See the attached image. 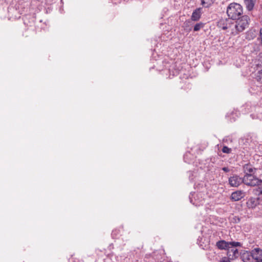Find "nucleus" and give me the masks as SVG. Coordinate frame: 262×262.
<instances>
[{
  "label": "nucleus",
  "mask_w": 262,
  "mask_h": 262,
  "mask_svg": "<svg viewBox=\"0 0 262 262\" xmlns=\"http://www.w3.org/2000/svg\"><path fill=\"white\" fill-rule=\"evenodd\" d=\"M250 18L247 15L232 20V35L236 36L245 30L249 26Z\"/></svg>",
  "instance_id": "obj_1"
},
{
  "label": "nucleus",
  "mask_w": 262,
  "mask_h": 262,
  "mask_svg": "<svg viewBox=\"0 0 262 262\" xmlns=\"http://www.w3.org/2000/svg\"><path fill=\"white\" fill-rule=\"evenodd\" d=\"M201 191L196 193H191L189 196L190 202L196 206L202 205L206 197V189L205 187H201Z\"/></svg>",
  "instance_id": "obj_2"
},
{
  "label": "nucleus",
  "mask_w": 262,
  "mask_h": 262,
  "mask_svg": "<svg viewBox=\"0 0 262 262\" xmlns=\"http://www.w3.org/2000/svg\"><path fill=\"white\" fill-rule=\"evenodd\" d=\"M227 14L231 19H236L240 17L243 14V8L238 4L231 3L227 8Z\"/></svg>",
  "instance_id": "obj_3"
},
{
  "label": "nucleus",
  "mask_w": 262,
  "mask_h": 262,
  "mask_svg": "<svg viewBox=\"0 0 262 262\" xmlns=\"http://www.w3.org/2000/svg\"><path fill=\"white\" fill-rule=\"evenodd\" d=\"M216 246L220 250H228L234 247H241L242 244L238 242H226L224 240H221L216 242Z\"/></svg>",
  "instance_id": "obj_4"
},
{
  "label": "nucleus",
  "mask_w": 262,
  "mask_h": 262,
  "mask_svg": "<svg viewBox=\"0 0 262 262\" xmlns=\"http://www.w3.org/2000/svg\"><path fill=\"white\" fill-rule=\"evenodd\" d=\"M232 20L230 18H222L217 22V26L219 28L226 30L227 32H229L232 35Z\"/></svg>",
  "instance_id": "obj_5"
},
{
  "label": "nucleus",
  "mask_w": 262,
  "mask_h": 262,
  "mask_svg": "<svg viewBox=\"0 0 262 262\" xmlns=\"http://www.w3.org/2000/svg\"><path fill=\"white\" fill-rule=\"evenodd\" d=\"M243 180V183L249 186H255L260 183V180L254 177L253 174L245 175Z\"/></svg>",
  "instance_id": "obj_6"
},
{
  "label": "nucleus",
  "mask_w": 262,
  "mask_h": 262,
  "mask_svg": "<svg viewBox=\"0 0 262 262\" xmlns=\"http://www.w3.org/2000/svg\"><path fill=\"white\" fill-rule=\"evenodd\" d=\"M229 184L231 187H238L240 184L243 183V178L239 176L234 174L230 177L229 179Z\"/></svg>",
  "instance_id": "obj_7"
},
{
  "label": "nucleus",
  "mask_w": 262,
  "mask_h": 262,
  "mask_svg": "<svg viewBox=\"0 0 262 262\" xmlns=\"http://www.w3.org/2000/svg\"><path fill=\"white\" fill-rule=\"evenodd\" d=\"M251 257L255 260L262 258V250L259 248H256L251 251Z\"/></svg>",
  "instance_id": "obj_8"
},
{
  "label": "nucleus",
  "mask_w": 262,
  "mask_h": 262,
  "mask_svg": "<svg viewBox=\"0 0 262 262\" xmlns=\"http://www.w3.org/2000/svg\"><path fill=\"white\" fill-rule=\"evenodd\" d=\"M228 255L229 259H235L239 256V253L236 247L229 249L228 250Z\"/></svg>",
  "instance_id": "obj_9"
},
{
  "label": "nucleus",
  "mask_w": 262,
  "mask_h": 262,
  "mask_svg": "<svg viewBox=\"0 0 262 262\" xmlns=\"http://www.w3.org/2000/svg\"><path fill=\"white\" fill-rule=\"evenodd\" d=\"M243 169L245 175L254 174L256 170V169L253 168L250 164L245 165Z\"/></svg>",
  "instance_id": "obj_10"
},
{
  "label": "nucleus",
  "mask_w": 262,
  "mask_h": 262,
  "mask_svg": "<svg viewBox=\"0 0 262 262\" xmlns=\"http://www.w3.org/2000/svg\"><path fill=\"white\" fill-rule=\"evenodd\" d=\"M259 204L258 198H250L247 202V206L249 208H254Z\"/></svg>",
  "instance_id": "obj_11"
},
{
  "label": "nucleus",
  "mask_w": 262,
  "mask_h": 262,
  "mask_svg": "<svg viewBox=\"0 0 262 262\" xmlns=\"http://www.w3.org/2000/svg\"><path fill=\"white\" fill-rule=\"evenodd\" d=\"M243 198V193L241 191L233 192L231 195V199L234 201H237Z\"/></svg>",
  "instance_id": "obj_12"
},
{
  "label": "nucleus",
  "mask_w": 262,
  "mask_h": 262,
  "mask_svg": "<svg viewBox=\"0 0 262 262\" xmlns=\"http://www.w3.org/2000/svg\"><path fill=\"white\" fill-rule=\"evenodd\" d=\"M251 257V252L244 251L241 256V258L244 262H249Z\"/></svg>",
  "instance_id": "obj_13"
},
{
  "label": "nucleus",
  "mask_w": 262,
  "mask_h": 262,
  "mask_svg": "<svg viewBox=\"0 0 262 262\" xmlns=\"http://www.w3.org/2000/svg\"><path fill=\"white\" fill-rule=\"evenodd\" d=\"M201 15V9H196L192 12L191 19L193 21H198L200 18Z\"/></svg>",
  "instance_id": "obj_14"
},
{
  "label": "nucleus",
  "mask_w": 262,
  "mask_h": 262,
  "mask_svg": "<svg viewBox=\"0 0 262 262\" xmlns=\"http://www.w3.org/2000/svg\"><path fill=\"white\" fill-rule=\"evenodd\" d=\"M255 0H245L244 3L248 10L251 11L253 9Z\"/></svg>",
  "instance_id": "obj_15"
},
{
  "label": "nucleus",
  "mask_w": 262,
  "mask_h": 262,
  "mask_svg": "<svg viewBox=\"0 0 262 262\" xmlns=\"http://www.w3.org/2000/svg\"><path fill=\"white\" fill-rule=\"evenodd\" d=\"M215 0H202V5L205 8H208L213 4Z\"/></svg>",
  "instance_id": "obj_16"
},
{
  "label": "nucleus",
  "mask_w": 262,
  "mask_h": 262,
  "mask_svg": "<svg viewBox=\"0 0 262 262\" xmlns=\"http://www.w3.org/2000/svg\"><path fill=\"white\" fill-rule=\"evenodd\" d=\"M193 156L191 154L190 152H187L185 153L184 156V160L185 162L190 163L191 161V159L193 158Z\"/></svg>",
  "instance_id": "obj_17"
},
{
  "label": "nucleus",
  "mask_w": 262,
  "mask_h": 262,
  "mask_svg": "<svg viewBox=\"0 0 262 262\" xmlns=\"http://www.w3.org/2000/svg\"><path fill=\"white\" fill-rule=\"evenodd\" d=\"M257 185L258 187L256 189V192L255 193L258 195L262 194V181H260V183H259V185Z\"/></svg>",
  "instance_id": "obj_18"
},
{
  "label": "nucleus",
  "mask_w": 262,
  "mask_h": 262,
  "mask_svg": "<svg viewBox=\"0 0 262 262\" xmlns=\"http://www.w3.org/2000/svg\"><path fill=\"white\" fill-rule=\"evenodd\" d=\"M203 27H204V24L203 23H198L194 26L193 30H194V31H198L201 28H202Z\"/></svg>",
  "instance_id": "obj_19"
},
{
  "label": "nucleus",
  "mask_w": 262,
  "mask_h": 262,
  "mask_svg": "<svg viewBox=\"0 0 262 262\" xmlns=\"http://www.w3.org/2000/svg\"><path fill=\"white\" fill-rule=\"evenodd\" d=\"M256 79L258 81L262 83V70L257 72Z\"/></svg>",
  "instance_id": "obj_20"
},
{
  "label": "nucleus",
  "mask_w": 262,
  "mask_h": 262,
  "mask_svg": "<svg viewBox=\"0 0 262 262\" xmlns=\"http://www.w3.org/2000/svg\"><path fill=\"white\" fill-rule=\"evenodd\" d=\"M189 178L190 180L193 181L194 179L193 177H196L197 172L195 171H189Z\"/></svg>",
  "instance_id": "obj_21"
},
{
  "label": "nucleus",
  "mask_w": 262,
  "mask_h": 262,
  "mask_svg": "<svg viewBox=\"0 0 262 262\" xmlns=\"http://www.w3.org/2000/svg\"><path fill=\"white\" fill-rule=\"evenodd\" d=\"M222 151L224 153L229 154L231 151V149L229 148V147H228L226 146H224L223 148H222Z\"/></svg>",
  "instance_id": "obj_22"
},
{
  "label": "nucleus",
  "mask_w": 262,
  "mask_h": 262,
  "mask_svg": "<svg viewBox=\"0 0 262 262\" xmlns=\"http://www.w3.org/2000/svg\"><path fill=\"white\" fill-rule=\"evenodd\" d=\"M222 169L226 172H228L230 171V168L228 167H224L222 168Z\"/></svg>",
  "instance_id": "obj_23"
},
{
  "label": "nucleus",
  "mask_w": 262,
  "mask_h": 262,
  "mask_svg": "<svg viewBox=\"0 0 262 262\" xmlns=\"http://www.w3.org/2000/svg\"><path fill=\"white\" fill-rule=\"evenodd\" d=\"M221 262H230L229 258L226 257L222 258Z\"/></svg>",
  "instance_id": "obj_24"
},
{
  "label": "nucleus",
  "mask_w": 262,
  "mask_h": 262,
  "mask_svg": "<svg viewBox=\"0 0 262 262\" xmlns=\"http://www.w3.org/2000/svg\"><path fill=\"white\" fill-rule=\"evenodd\" d=\"M234 114L233 113L231 114L230 117V120L231 121H234L235 120V118L233 116Z\"/></svg>",
  "instance_id": "obj_25"
},
{
  "label": "nucleus",
  "mask_w": 262,
  "mask_h": 262,
  "mask_svg": "<svg viewBox=\"0 0 262 262\" xmlns=\"http://www.w3.org/2000/svg\"><path fill=\"white\" fill-rule=\"evenodd\" d=\"M260 38L261 39V42H262V29L260 30Z\"/></svg>",
  "instance_id": "obj_26"
},
{
  "label": "nucleus",
  "mask_w": 262,
  "mask_h": 262,
  "mask_svg": "<svg viewBox=\"0 0 262 262\" xmlns=\"http://www.w3.org/2000/svg\"><path fill=\"white\" fill-rule=\"evenodd\" d=\"M255 262H262V258L259 259L258 260H256Z\"/></svg>",
  "instance_id": "obj_27"
},
{
  "label": "nucleus",
  "mask_w": 262,
  "mask_h": 262,
  "mask_svg": "<svg viewBox=\"0 0 262 262\" xmlns=\"http://www.w3.org/2000/svg\"><path fill=\"white\" fill-rule=\"evenodd\" d=\"M250 116L252 117V119H254L253 115H251Z\"/></svg>",
  "instance_id": "obj_28"
}]
</instances>
